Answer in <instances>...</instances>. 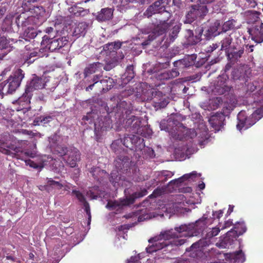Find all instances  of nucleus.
<instances>
[{
  "instance_id": "obj_1",
  "label": "nucleus",
  "mask_w": 263,
  "mask_h": 263,
  "mask_svg": "<svg viewBox=\"0 0 263 263\" xmlns=\"http://www.w3.org/2000/svg\"><path fill=\"white\" fill-rule=\"evenodd\" d=\"M206 217H203L196 221L195 223L189 225L182 224L175 228V232L166 231L161 232L160 235L150 238L148 242L152 243L146 248V252L152 253L164 248L173 249V246L179 247L183 245L186 239H179V237H191L199 233V230L204 229L206 225Z\"/></svg>"
},
{
  "instance_id": "obj_2",
  "label": "nucleus",
  "mask_w": 263,
  "mask_h": 263,
  "mask_svg": "<svg viewBox=\"0 0 263 263\" xmlns=\"http://www.w3.org/2000/svg\"><path fill=\"white\" fill-rule=\"evenodd\" d=\"M24 75L23 70L18 68L6 81L1 84L2 88L0 89V93L2 98L4 95L12 94L20 86L24 78Z\"/></svg>"
},
{
  "instance_id": "obj_3",
  "label": "nucleus",
  "mask_w": 263,
  "mask_h": 263,
  "mask_svg": "<svg viewBox=\"0 0 263 263\" xmlns=\"http://www.w3.org/2000/svg\"><path fill=\"white\" fill-rule=\"evenodd\" d=\"M263 117V105L256 109L250 116H248L245 111L242 110L237 115L238 122L236 127L239 130L243 128L248 129Z\"/></svg>"
},
{
  "instance_id": "obj_4",
  "label": "nucleus",
  "mask_w": 263,
  "mask_h": 263,
  "mask_svg": "<svg viewBox=\"0 0 263 263\" xmlns=\"http://www.w3.org/2000/svg\"><path fill=\"white\" fill-rule=\"evenodd\" d=\"M25 11H28L32 14L31 16H28L25 18L24 16L20 15L16 18L15 22L18 27H26L31 21H33V18L37 19L42 17L45 13V8L42 6H31L23 8Z\"/></svg>"
},
{
  "instance_id": "obj_5",
  "label": "nucleus",
  "mask_w": 263,
  "mask_h": 263,
  "mask_svg": "<svg viewBox=\"0 0 263 263\" xmlns=\"http://www.w3.org/2000/svg\"><path fill=\"white\" fill-rule=\"evenodd\" d=\"M68 42V39L66 36L58 37L56 36L50 38L45 35L42 38L41 45L45 46L46 49H47L50 51L53 52L64 47Z\"/></svg>"
},
{
  "instance_id": "obj_6",
  "label": "nucleus",
  "mask_w": 263,
  "mask_h": 263,
  "mask_svg": "<svg viewBox=\"0 0 263 263\" xmlns=\"http://www.w3.org/2000/svg\"><path fill=\"white\" fill-rule=\"evenodd\" d=\"M208 11L206 6L193 5L185 15L184 23L191 24L197 18L202 19L207 14Z\"/></svg>"
},
{
  "instance_id": "obj_7",
  "label": "nucleus",
  "mask_w": 263,
  "mask_h": 263,
  "mask_svg": "<svg viewBox=\"0 0 263 263\" xmlns=\"http://www.w3.org/2000/svg\"><path fill=\"white\" fill-rule=\"evenodd\" d=\"M223 21L220 20H215L213 23L211 24L209 28L204 32L202 28L198 29V35L199 37L196 36V41H194L192 44H196L200 41V37L203 33L206 40H210L213 36H215L220 34L222 32L219 30L221 29V26Z\"/></svg>"
},
{
  "instance_id": "obj_8",
  "label": "nucleus",
  "mask_w": 263,
  "mask_h": 263,
  "mask_svg": "<svg viewBox=\"0 0 263 263\" xmlns=\"http://www.w3.org/2000/svg\"><path fill=\"white\" fill-rule=\"evenodd\" d=\"M210 240L201 239L192 244L190 248H186V251L190 252L189 256L193 258L201 257L203 255L205 247L208 246Z\"/></svg>"
},
{
  "instance_id": "obj_9",
  "label": "nucleus",
  "mask_w": 263,
  "mask_h": 263,
  "mask_svg": "<svg viewBox=\"0 0 263 263\" xmlns=\"http://www.w3.org/2000/svg\"><path fill=\"white\" fill-rule=\"evenodd\" d=\"M248 32L252 40L257 43L263 42V23L256 22L251 28L248 29Z\"/></svg>"
},
{
  "instance_id": "obj_10",
  "label": "nucleus",
  "mask_w": 263,
  "mask_h": 263,
  "mask_svg": "<svg viewBox=\"0 0 263 263\" xmlns=\"http://www.w3.org/2000/svg\"><path fill=\"white\" fill-rule=\"evenodd\" d=\"M168 20L165 18V15L160 16L158 22L157 21L156 23L153 22L154 25L153 33L156 37L164 33L170 27L167 22Z\"/></svg>"
},
{
  "instance_id": "obj_11",
  "label": "nucleus",
  "mask_w": 263,
  "mask_h": 263,
  "mask_svg": "<svg viewBox=\"0 0 263 263\" xmlns=\"http://www.w3.org/2000/svg\"><path fill=\"white\" fill-rule=\"evenodd\" d=\"M133 110V107L130 104H128L125 101L120 100L112 109V112L115 113V115L119 114V118H124L125 115L126 118H127L128 115H130Z\"/></svg>"
},
{
  "instance_id": "obj_12",
  "label": "nucleus",
  "mask_w": 263,
  "mask_h": 263,
  "mask_svg": "<svg viewBox=\"0 0 263 263\" xmlns=\"http://www.w3.org/2000/svg\"><path fill=\"white\" fill-rule=\"evenodd\" d=\"M46 82L45 79L34 74L31 80L27 82L26 89L27 91L32 92L35 90L43 89L45 87Z\"/></svg>"
},
{
  "instance_id": "obj_13",
  "label": "nucleus",
  "mask_w": 263,
  "mask_h": 263,
  "mask_svg": "<svg viewBox=\"0 0 263 263\" xmlns=\"http://www.w3.org/2000/svg\"><path fill=\"white\" fill-rule=\"evenodd\" d=\"M244 48L240 47L238 49L233 48L226 51L229 61L231 63L235 64L240 61V59L242 57L244 54Z\"/></svg>"
},
{
  "instance_id": "obj_14",
  "label": "nucleus",
  "mask_w": 263,
  "mask_h": 263,
  "mask_svg": "<svg viewBox=\"0 0 263 263\" xmlns=\"http://www.w3.org/2000/svg\"><path fill=\"white\" fill-rule=\"evenodd\" d=\"M67 156L66 163L71 167H76L77 162L80 160L81 154L79 151L75 147H70Z\"/></svg>"
},
{
  "instance_id": "obj_15",
  "label": "nucleus",
  "mask_w": 263,
  "mask_h": 263,
  "mask_svg": "<svg viewBox=\"0 0 263 263\" xmlns=\"http://www.w3.org/2000/svg\"><path fill=\"white\" fill-rule=\"evenodd\" d=\"M196 55L195 54L188 55L184 58L174 63V67L178 68L189 67L194 65Z\"/></svg>"
},
{
  "instance_id": "obj_16",
  "label": "nucleus",
  "mask_w": 263,
  "mask_h": 263,
  "mask_svg": "<svg viewBox=\"0 0 263 263\" xmlns=\"http://www.w3.org/2000/svg\"><path fill=\"white\" fill-rule=\"evenodd\" d=\"M3 144L0 145V152L7 155L12 156L13 157L18 152V147L13 144H8L2 140Z\"/></svg>"
},
{
  "instance_id": "obj_17",
  "label": "nucleus",
  "mask_w": 263,
  "mask_h": 263,
  "mask_svg": "<svg viewBox=\"0 0 263 263\" xmlns=\"http://www.w3.org/2000/svg\"><path fill=\"white\" fill-rule=\"evenodd\" d=\"M32 96V93L30 91H27L25 88V92L17 101L18 104L22 107V109L30 108V104Z\"/></svg>"
},
{
  "instance_id": "obj_18",
  "label": "nucleus",
  "mask_w": 263,
  "mask_h": 263,
  "mask_svg": "<svg viewBox=\"0 0 263 263\" xmlns=\"http://www.w3.org/2000/svg\"><path fill=\"white\" fill-rule=\"evenodd\" d=\"M113 15V10L111 8H103L98 12L96 19L100 22L106 21L111 19Z\"/></svg>"
},
{
  "instance_id": "obj_19",
  "label": "nucleus",
  "mask_w": 263,
  "mask_h": 263,
  "mask_svg": "<svg viewBox=\"0 0 263 263\" xmlns=\"http://www.w3.org/2000/svg\"><path fill=\"white\" fill-rule=\"evenodd\" d=\"M129 159L127 156H120L115 161V165L120 170H127L129 166Z\"/></svg>"
},
{
  "instance_id": "obj_20",
  "label": "nucleus",
  "mask_w": 263,
  "mask_h": 263,
  "mask_svg": "<svg viewBox=\"0 0 263 263\" xmlns=\"http://www.w3.org/2000/svg\"><path fill=\"white\" fill-rule=\"evenodd\" d=\"M180 123L177 120L171 118L167 120H164L160 123V127L161 129H164L168 132H171L174 130V127H176Z\"/></svg>"
},
{
  "instance_id": "obj_21",
  "label": "nucleus",
  "mask_w": 263,
  "mask_h": 263,
  "mask_svg": "<svg viewBox=\"0 0 263 263\" xmlns=\"http://www.w3.org/2000/svg\"><path fill=\"white\" fill-rule=\"evenodd\" d=\"M103 64L99 62L93 63L90 64L88 67H86L84 69V77L86 78L89 75L93 74L100 70L102 69Z\"/></svg>"
},
{
  "instance_id": "obj_22",
  "label": "nucleus",
  "mask_w": 263,
  "mask_h": 263,
  "mask_svg": "<svg viewBox=\"0 0 263 263\" xmlns=\"http://www.w3.org/2000/svg\"><path fill=\"white\" fill-rule=\"evenodd\" d=\"M141 122L138 118L135 116H132L131 117L127 119L125 123L126 128H129V130H136L140 125Z\"/></svg>"
},
{
  "instance_id": "obj_23",
  "label": "nucleus",
  "mask_w": 263,
  "mask_h": 263,
  "mask_svg": "<svg viewBox=\"0 0 263 263\" xmlns=\"http://www.w3.org/2000/svg\"><path fill=\"white\" fill-rule=\"evenodd\" d=\"M229 90V87L226 84V80H222L221 78H218V80L215 86V92L219 95L223 94Z\"/></svg>"
},
{
  "instance_id": "obj_24",
  "label": "nucleus",
  "mask_w": 263,
  "mask_h": 263,
  "mask_svg": "<svg viewBox=\"0 0 263 263\" xmlns=\"http://www.w3.org/2000/svg\"><path fill=\"white\" fill-rule=\"evenodd\" d=\"M87 27L88 26L86 23H79L76 25L74 29L73 36H76L77 37L84 36L86 32Z\"/></svg>"
},
{
  "instance_id": "obj_25",
  "label": "nucleus",
  "mask_w": 263,
  "mask_h": 263,
  "mask_svg": "<svg viewBox=\"0 0 263 263\" xmlns=\"http://www.w3.org/2000/svg\"><path fill=\"white\" fill-rule=\"evenodd\" d=\"M101 87L103 91H106L110 90L114 86V80L110 78L106 77L104 79L100 80Z\"/></svg>"
},
{
  "instance_id": "obj_26",
  "label": "nucleus",
  "mask_w": 263,
  "mask_h": 263,
  "mask_svg": "<svg viewBox=\"0 0 263 263\" xmlns=\"http://www.w3.org/2000/svg\"><path fill=\"white\" fill-rule=\"evenodd\" d=\"M179 74V72L177 68L172 69L171 70H167L163 72L160 76V79L161 80H167L173 79Z\"/></svg>"
},
{
  "instance_id": "obj_27",
  "label": "nucleus",
  "mask_w": 263,
  "mask_h": 263,
  "mask_svg": "<svg viewBox=\"0 0 263 263\" xmlns=\"http://www.w3.org/2000/svg\"><path fill=\"white\" fill-rule=\"evenodd\" d=\"M240 235L238 234L237 231L235 229V227L233 229L228 231L226 233V236L224 237V242L226 244L229 243H231V241H233L234 239H236L237 237Z\"/></svg>"
},
{
  "instance_id": "obj_28",
  "label": "nucleus",
  "mask_w": 263,
  "mask_h": 263,
  "mask_svg": "<svg viewBox=\"0 0 263 263\" xmlns=\"http://www.w3.org/2000/svg\"><path fill=\"white\" fill-rule=\"evenodd\" d=\"M260 14V12L255 10H248L245 12V15L250 23L257 22Z\"/></svg>"
},
{
  "instance_id": "obj_29",
  "label": "nucleus",
  "mask_w": 263,
  "mask_h": 263,
  "mask_svg": "<svg viewBox=\"0 0 263 263\" xmlns=\"http://www.w3.org/2000/svg\"><path fill=\"white\" fill-rule=\"evenodd\" d=\"M120 179L121 177L119 176L118 171H112L109 178V181L115 187L120 185Z\"/></svg>"
},
{
  "instance_id": "obj_30",
  "label": "nucleus",
  "mask_w": 263,
  "mask_h": 263,
  "mask_svg": "<svg viewBox=\"0 0 263 263\" xmlns=\"http://www.w3.org/2000/svg\"><path fill=\"white\" fill-rule=\"evenodd\" d=\"M233 39L231 35H227L221 41V50H228L230 45L232 43Z\"/></svg>"
},
{
  "instance_id": "obj_31",
  "label": "nucleus",
  "mask_w": 263,
  "mask_h": 263,
  "mask_svg": "<svg viewBox=\"0 0 263 263\" xmlns=\"http://www.w3.org/2000/svg\"><path fill=\"white\" fill-rule=\"evenodd\" d=\"M235 21L233 19L229 20L223 23H222L221 26V32H226L233 29L235 28Z\"/></svg>"
},
{
  "instance_id": "obj_32",
  "label": "nucleus",
  "mask_w": 263,
  "mask_h": 263,
  "mask_svg": "<svg viewBox=\"0 0 263 263\" xmlns=\"http://www.w3.org/2000/svg\"><path fill=\"white\" fill-rule=\"evenodd\" d=\"M44 49H40L39 50H34L32 52H30V53L29 55L28 58L27 59V61H28V63H32L33 62L34 60H31V59L33 57H37V58L46 57H47L48 56V53H43V51L42 50H43Z\"/></svg>"
},
{
  "instance_id": "obj_33",
  "label": "nucleus",
  "mask_w": 263,
  "mask_h": 263,
  "mask_svg": "<svg viewBox=\"0 0 263 263\" xmlns=\"http://www.w3.org/2000/svg\"><path fill=\"white\" fill-rule=\"evenodd\" d=\"M231 257L234 260V263H243L245 260V255L241 250L235 252Z\"/></svg>"
},
{
  "instance_id": "obj_34",
  "label": "nucleus",
  "mask_w": 263,
  "mask_h": 263,
  "mask_svg": "<svg viewBox=\"0 0 263 263\" xmlns=\"http://www.w3.org/2000/svg\"><path fill=\"white\" fill-rule=\"evenodd\" d=\"M65 22V18L61 15H58L55 17L53 22L54 23V27L55 30L58 32L60 29L62 27L64 22Z\"/></svg>"
},
{
  "instance_id": "obj_35",
  "label": "nucleus",
  "mask_w": 263,
  "mask_h": 263,
  "mask_svg": "<svg viewBox=\"0 0 263 263\" xmlns=\"http://www.w3.org/2000/svg\"><path fill=\"white\" fill-rule=\"evenodd\" d=\"M3 33L12 32V22L9 19H5L1 27Z\"/></svg>"
},
{
  "instance_id": "obj_36",
  "label": "nucleus",
  "mask_w": 263,
  "mask_h": 263,
  "mask_svg": "<svg viewBox=\"0 0 263 263\" xmlns=\"http://www.w3.org/2000/svg\"><path fill=\"white\" fill-rule=\"evenodd\" d=\"M89 172L91 174L92 177L96 180H99L101 175L105 174L106 172L101 170L99 167H92L89 170Z\"/></svg>"
},
{
  "instance_id": "obj_37",
  "label": "nucleus",
  "mask_w": 263,
  "mask_h": 263,
  "mask_svg": "<svg viewBox=\"0 0 263 263\" xmlns=\"http://www.w3.org/2000/svg\"><path fill=\"white\" fill-rule=\"evenodd\" d=\"M50 192L53 189L61 190L63 188V184L59 181H56L52 178H47Z\"/></svg>"
},
{
  "instance_id": "obj_38",
  "label": "nucleus",
  "mask_w": 263,
  "mask_h": 263,
  "mask_svg": "<svg viewBox=\"0 0 263 263\" xmlns=\"http://www.w3.org/2000/svg\"><path fill=\"white\" fill-rule=\"evenodd\" d=\"M71 13L76 16H84L86 13V11L83 8L74 6L69 9Z\"/></svg>"
},
{
  "instance_id": "obj_39",
  "label": "nucleus",
  "mask_w": 263,
  "mask_h": 263,
  "mask_svg": "<svg viewBox=\"0 0 263 263\" xmlns=\"http://www.w3.org/2000/svg\"><path fill=\"white\" fill-rule=\"evenodd\" d=\"M180 30V26L178 25H175L171 30L168 37L169 42H173L175 39L178 36V34ZM168 40V39H167Z\"/></svg>"
},
{
  "instance_id": "obj_40",
  "label": "nucleus",
  "mask_w": 263,
  "mask_h": 263,
  "mask_svg": "<svg viewBox=\"0 0 263 263\" xmlns=\"http://www.w3.org/2000/svg\"><path fill=\"white\" fill-rule=\"evenodd\" d=\"M197 175V172L195 171H193L191 173L184 175L182 177H181V178H179L177 180L171 181L170 182V183H172L173 182H174V183H176V182L181 183V182H183L184 180H186L190 178L193 179L194 177H196Z\"/></svg>"
},
{
  "instance_id": "obj_41",
  "label": "nucleus",
  "mask_w": 263,
  "mask_h": 263,
  "mask_svg": "<svg viewBox=\"0 0 263 263\" xmlns=\"http://www.w3.org/2000/svg\"><path fill=\"white\" fill-rule=\"evenodd\" d=\"M122 199H120L119 200H115V201H109L106 207L110 210H114L117 208H122L123 206V205L122 204Z\"/></svg>"
},
{
  "instance_id": "obj_42",
  "label": "nucleus",
  "mask_w": 263,
  "mask_h": 263,
  "mask_svg": "<svg viewBox=\"0 0 263 263\" xmlns=\"http://www.w3.org/2000/svg\"><path fill=\"white\" fill-rule=\"evenodd\" d=\"M70 148H68L66 146L64 145H58L56 146L55 151L59 155V156L63 157L67 155L69 152Z\"/></svg>"
},
{
  "instance_id": "obj_43",
  "label": "nucleus",
  "mask_w": 263,
  "mask_h": 263,
  "mask_svg": "<svg viewBox=\"0 0 263 263\" xmlns=\"http://www.w3.org/2000/svg\"><path fill=\"white\" fill-rule=\"evenodd\" d=\"M108 127L107 126L104 125L103 123V125H101L100 122L98 124L95 123L94 131L96 136H100L103 131L107 130Z\"/></svg>"
},
{
  "instance_id": "obj_44",
  "label": "nucleus",
  "mask_w": 263,
  "mask_h": 263,
  "mask_svg": "<svg viewBox=\"0 0 263 263\" xmlns=\"http://www.w3.org/2000/svg\"><path fill=\"white\" fill-rule=\"evenodd\" d=\"M134 68L133 65H129L126 67L125 75L128 81L133 79L135 76Z\"/></svg>"
},
{
  "instance_id": "obj_45",
  "label": "nucleus",
  "mask_w": 263,
  "mask_h": 263,
  "mask_svg": "<svg viewBox=\"0 0 263 263\" xmlns=\"http://www.w3.org/2000/svg\"><path fill=\"white\" fill-rule=\"evenodd\" d=\"M235 229L237 230L238 234L242 235L247 231V227L245 222H237L235 224Z\"/></svg>"
},
{
  "instance_id": "obj_46",
  "label": "nucleus",
  "mask_w": 263,
  "mask_h": 263,
  "mask_svg": "<svg viewBox=\"0 0 263 263\" xmlns=\"http://www.w3.org/2000/svg\"><path fill=\"white\" fill-rule=\"evenodd\" d=\"M24 35L28 38L34 39L36 36L37 33L33 28L28 27L24 31Z\"/></svg>"
},
{
  "instance_id": "obj_47",
  "label": "nucleus",
  "mask_w": 263,
  "mask_h": 263,
  "mask_svg": "<svg viewBox=\"0 0 263 263\" xmlns=\"http://www.w3.org/2000/svg\"><path fill=\"white\" fill-rule=\"evenodd\" d=\"M136 201V199L133 196V194L129 195L128 197H126L125 198L122 199V204L123 206H127L134 203Z\"/></svg>"
},
{
  "instance_id": "obj_48",
  "label": "nucleus",
  "mask_w": 263,
  "mask_h": 263,
  "mask_svg": "<svg viewBox=\"0 0 263 263\" xmlns=\"http://www.w3.org/2000/svg\"><path fill=\"white\" fill-rule=\"evenodd\" d=\"M72 194L74 195L79 201V202L82 203L83 204H84L86 202H87L84 195L79 191L72 190Z\"/></svg>"
},
{
  "instance_id": "obj_49",
  "label": "nucleus",
  "mask_w": 263,
  "mask_h": 263,
  "mask_svg": "<svg viewBox=\"0 0 263 263\" xmlns=\"http://www.w3.org/2000/svg\"><path fill=\"white\" fill-rule=\"evenodd\" d=\"M52 119V118L50 116H40L38 117L36 120L37 122L45 124L50 122Z\"/></svg>"
},
{
  "instance_id": "obj_50",
  "label": "nucleus",
  "mask_w": 263,
  "mask_h": 263,
  "mask_svg": "<svg viewBox=\"0 0 263 263\" xmlns=\"http://www.w3.org/2000/svg\"><path fill=\"white\" fill-rule=\"evenodd\" d=\"M154 99L155 100L154 101V102L156 104L155 106L159 107L160 108L165 107L168 103L167 100H166L164 98H162L160 100V101L158 102L157 101V98L156 97H154Z\"/></svg>"
},
{
  "instance_id": "obj_51",
  "label": "nucleus",
  "mask_w": 263,
  "mask_h": 263,
  "mask_svg": "<svg viewBox=\"0 0 263 263\" xmlns=\"http://www.w3.org/2000/svg\"><path fill=\"white\" fill-rule=\"evenodd\" d=\"M10 47L9 42L4 35L0 37V49H7Z\"/></svg>"
},
{
  "instance_id": "obj_52",
  "label": "nucleus",
  "mask_w": 263,
  "mask_h": 263,
  "mask_svg": "<svg viewBox=\"0 0 263 263\" xmlns=\"http://www.w3.org/2000/svg\"><path fill=\"white\" fill-rule=\"evenodd\" d=\"M147 194V191L145 189H141L139 192H136L133 193V196L135 198L136 200L138 198H142Z\"/></svg>"
},
{
  "instance_id": "obj_53",
  "label": "nucleus",
  "mask_w": 263,
  "mask_h": 263,
  "mask_svg": "<svg viewBox=\"0 0 263 263\" xmlns=\"http://www.w3.org/2000/svg\"><path fill=\"white\" fill-rule=\"evenodd\" d=\"M147 194V191L145 189H141L139 192H136L133 193V196L135 198L136 200L138 198H142Z\"/></svg>"
},
{
  "instance_id": "obj_54",
  "label": "nucleus",
  "mask_w": 263,
  "mask_h": 263,
  "mask_svg": "<svg viewBox=\"0 0 263 263\" xmlns=\"http://www.w3.org/2000/svg\"><path fill=\"white\" fill-rule=\"evenodd\" d=\"M220 232V229L217 227L213 228L206 234V237L210 238L217 236Z\"/></svg>"
},
{
  "instance_id": "obj_55",
  "label": "nucleus",
  "mask_w": 263,
  "mask_h": 263,
  "mask_svg": "<svg viewBox=\"0 0 263 263\" xmlns=\"http://www.w3.org/2000/svg\"><path fill=\"white\" fill-rule=\"evenodd\" d=\"M102 77V75L96 74L93 76L92 79L89 81V82H92V83L95 84L97 87H101L100 80Z\"/></svg>"
},
{
  "instance_id": "obj_56",
  "label": "nucleus",
  "mask_w": 263,
  "mask_h": 263,
  "mask_svg": "<svg viewBox=\"0 0 263 263\" xmlns=\"http://www.w3.org/2000/svg\"><path fill=\"white\" fill-rule=\"evenodd\" d=\"M121 142L127 148H132V144L131 143V139L130 138L129 135L125 136L123 140H121Z\"/></svg>"
},
{
  "instance_id": "obj_57",
  "label": "nucleus",
  "mask_w": 263,
  "mask_h": 263,
  "mask_svg": "<svg viewBox=\"0 0 263 263\" xmlns=\"http://www.w3.org/2000/svg\"><path fill=\"white\" fill-rule=\"evenodd\" d=\"M54 242L55 243V249H59L61 247L65 246L66 243L64 240H63L60 238H56L54 239Z\"/></svg>"
},
{
  "instance_id": "obj_58",
  "label": "nucleus",
  "mask_w": 263,
  "mask_h": 263,
  "mask_svg": "<svg viewBox=\"0 0 263 263\" xmlns=\"http://www.w3.org/2000/svg\"><path fill=\"white\" fill-rule=\"evenodd\" d=\"M141 259L140 254H138L136 256H132L129 259H127L126 263H136Z\"/></svg>"
},
{
  "instance_id": "obj_59",
  "label": "nucleus",
  "mask_w": 263,
  "mask_h": 263,
  "mask_svg": "<svg viewBox=\"0 0 263 263\" xmlns=\"http://www.w3.org/2000/svg\"><path fill=\"white\" fill-rule=\"evenodd\" d=\"M219 46V44L217 43L212 44V45H210L206 47V48L205 49V51L207 53H211L214 50H215L216 49H217Z\"/></svg>"
},
{
  "instance_id": "obj_60",
  "label": "nucleus",
  "mask_w": 263,
  "mask_h": 263,
  "mask_svg": "<svg viewBox=\"0 0 263 263\" xmlns=\"http://www.w3.org/2000/svg\"><path fill=\"white\" fill-rule=\"evenodd\" d=\"M28 163L30 167L35 169H40L41 170L43 167V165L38 164L30 160H29Z\"/></svg>"
},
{
  "instance_id": "obj_61",
  "label": "nucleus",
  "mask_w": 263,
  "mask_h": 263,
  "mask_svg": "<svg viewBox=\"0 0 263 263\" xmlns=\"http://www.w3.org/2000/svg\"><path fill=\"white\" fill-rule=\"evenodd\" d=\"M156 36L153 34V35H148V39L145 40L144 42H143L142 43V46H146V45H148L150 44V42L153 41V40L155 39H156Z\"/></svg>"
},
{
  "instance_id": "obj_62",
  "label": "nucleus",
  "mask_w": 263,
  "mask_h": 263,
  "mask_svg": "<svg viewBox=\"0 0 263 263\" xmlns=\"http://www.w3.org/2000/svg\"><path fill=\"white\" fill-rule=\"evenodd\" d=\"M130 138L131 139V143L133 144H136L138 141L140 140V138L139 136L134 135H129Z\"/></svg>"
},
{
  "instance_id": "obj_63",
  "label": "nucleus",
  "mask_w": 263,
  "mask_h": 263,
  "mask_svg": "<svg viewBox=\"0 0 263 263\" xmlns=\"http://www.w3.org/2000/svg\"><path fill=\"white\" fill-rule=\"evenodd\" d=\"M83 206L85 208V211L87 214V215L89 216V218L91 217L90 215V210L89 203L88 202H86L84 204H83Z\"/></svg>"
},
{
  "instance_id": "obj_64",
  "label": "nucleus",
  "mask_w": 263,
  "mask_h": 263,
  "mask_svg": "<svg viewBox=\"0 0 263 263\" xmlns=\"http://www.w3.org/2000/svg\"><path fill=\"white\" fill-rule=\"evenodd\" d=\"M247 3L246 5L250 8H254L257 5V3L254 0H247Z\"/></svg>"
}]
</instances>
